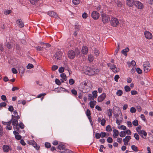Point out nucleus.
Returning <instances> with one entry per match:
<instances>
[{"instance_id":"f257e3e1","label":"nucleus","mask_w":153,"mask_h":153,"mask_svg":"<svg viewBox=\"0 0 153 153\" xmlns=\"http://www.w3.org/2000/svg\"><path fill=\"white\" fill-rule=\"evenodd\" d=\"M99 71V70L98 69L87 67L85 69V73L88 75L91 76L98 74Z\"/></svg>"},{"instance_id":"f03ea898","label":"nucleus","mask_w":153,"mask_h":153,"mask_svg":"<svg viewBox=\"0 0 153 153\" xmlns=\"http://www.w3.org/2000/svg\"><path fill=\"white\" fill-rule=\"evenodd\" d=\"M12 125L13 126V128L14 129H16V131H19V128L18 121L19 119L20 118V117L18 115H17V116H14L12 115Z\"/></svg>"},{"instance_id":"7ed1b4c3","label":"nucleus","mask_w":153,"mask_h":153,"mask_svg":"<svg viewBox=\"0 0 153 153\" xmlns=\"http://www.w3.org/2000/svg\"><path fill=\"white\" fill-rule=\"evenodd\" d=\"M111 25L113 27H116L118 25L119 21L116 18L112 17L111 18L110 21Z\"/></svg>"},{"instance_id":"20e7f679","label":"nucleus","mask_w":153,"mask_h":153,"mask_svg":"<svg viewBox=\"0 0 153 153\" xmlns=\"http://www.w3.org/2000/svg\"><path fill=\"white\" fill-rule=\"evenodd\" d=\"M102 21L104 23H107L110 21V18L108 15L105 14L102 15Z\"/></svg>"},{"instance_id":"39448f33","label":"nucleus","mask_w":153,"mask_h":153,"mask_svg":"<svg viewBox=\"0 0 153 153\" xmlns=\"http://www.w3.org/2000/svg\"><path fill=\"white\" fill-rule=\"evenodd\" d=\"M150 65L149 62L148 61H146L143 64V68L145 72H147L150 70Z\"/></svg>"},{"instance_id":"423d86ee","label":"nucleus","mask_w":153,"mask_h":153,"mask_svg":"<svg viewBox=\"0 0 153 153\" xmlns=\"http://www.w3.org/2000/svg\"><path fill=\"white\" fill-rule=\"evenodd\" d=\"M68 57L70 59H73L75 56L76 53L75 52L72 50L69 51L68 53Z\"/></svg>"},{"instance_id":"0eeeda50","label":"nucleus","mask_w":153,"mask_h":153,"mask_svg":"<svg viewBox=\"0 0 153 153\" xmlns=\"http://www.w3.org/2000/svg\"><path fill=\"white\" fill-rule=\"evenodd\" d=\"M134 5L139 9H142L143 7V4L140 2L137 1H135Z\"/></svg>"},{"instance_id":"6e6552de","label":"nucleus","mask_w":153,"mask_h":153,"mask_svg":"<svg viewBox=\"0 0 153 153\" xmlns=\"http://www.w3.org/2000/svg\"><path fill=\"white\" fill-rule=\"evenodd\" d=\"M91 16L94 19L97 20L99 18L100 15L97 12L93 11L91 13Z\"/></svg>"},{"instance_id":"1a4fd4ad","label":"nucleus","mask_w":153,"mask_h":153,"mask_svg":"<svg viewBox=\"0 0 153 153\" xmlns=\"http://www.w3.org/2000/svg\"><path fill=\"white\" fill-rule=\"evenodd\" d=\"M106 96V94L104 93H103L102 94L98 97L97 98L98 101L99 102H101L105 98Z\"/></svg>"},{"instance_id":"9d476101","label":"nucleus","mask_w":153,"mask_h":153,"mask_svg":"<svg viewBox=\"0 0 153 153\" xmlns=\"http://www.w3.org/2000/svg\"><path fill=\"white\" fill-rule=\"evenodd\" d=\"M144 34L146 38L149 39H151L152 37V35L151 33L147 31L144 32Z\"/></svg>"},{"instance_id":"9b49d317","label":"nucleus","mask_w":153,"mask_h":153,"mask_svg":"<svg viewBox=\"0 0 153 153\" xmlns=\"http://www.w3.org/2000/svg\"><path fill=\"white\" fill-rule=\"evenodd\" d=\"M140 136L144 139H146L147 134L146 131L144 130H142L139 131L138 133Z\"/></svg>"},{"instance_id":"f8f14e48","label":"nucleus","mask_w":153,"mask_h":153,"mask_svg":"<svg viewBox=\"0 0 153 153\" xmlns=\"http://www.w3.org/2000/svg\"><path fill=\"white\" fill-rule=\"evenodd\" d=\"M126 4L129 7H133L135 1L134 0H126Z\"/></svg>"},{"instance_id":"ddd939ff","label":"nucleus","mask_w":153,"mask_h":153,"mask_svg":"<svg viewBox=\"0 0 153 153\" xmlns=\"http://www.w3.org/2000/svg\"><path fill=\"white\" fill-rule=\"evenodd\" d=\"M86 114L87 117H88V118L89 120V121L90 122L91 125H92L93 122L91 120V113L89 109H88L86 111Z\"/></svg>"},{"instance_id":"4468645a","label":"nucleus","mask_w":153,"mask_h":153,"mask_svg":"<svg viewBox=\"0 0 153 153\" xmlns=\"http://www.w3.org/2000/svg\"><path fill=\"white\" fill-rule=\"evenodd\" d=\"M131 139V138L130 136H126L125 138H123V141L124 142V145L125 146L127 145L128 144V142Z\"/></svg>"},{"instance_id":"2eb2a0df","label":"nucleus","mask_w":153,"mask_h":153,"mask_svg":"<svg viewBox=\"0 0 153 153\" xmlns=\"http://www.w3.org/2000/svg\"><path fill=\"white\" fill-rule=\"evenodd\" d=\"M2 148L4 152H7L11 150V147L7 145H4L3 146Z\"/></svg>"},{"instance_id":"dca6fc26","label":"nucleus","mask_w":153,"mask_h":153,"mask_svg":"<svg viewBox=\"0 0 153 153\" xmlns=\"http://www.w3.org/2000/svg\"><path fill=\"white\" fill-rule=\"evenodd\" d=\"M47 14L50 16L56 18L58 16L57 14L54 12L49 11L47 12Z\"/></svg>"},{"instance_id":"f3484780","label":"nucleus","mask_w":153,"mask_h":153,"mask_svg":"<svg viewBox=\"0 0 153 153\" xmlns=\"http://www.w3.org/2000/svg\"><path fill=\"white\" fill-rule=\"evenodd\" d=\"M16 22L20 28H22L24 26V24L21 19L18 20L16 21Z\"/></svg>"},{"instance_id":"a211bd4d","label":"nucleus","mask_w":153,"mask_h":153,"mask_svg":"<svg viewBox=\"0 0 153 153\" xmlns=\"http://www.w3.org/2000/svg\"><path fill=\"white\" fill-rule=\"evenodd\" d=\"M62 53L61 52H58L56 53L54 57L56 59H60L62 57Z\"/></svg>"},{"instance_id":"6ab92c4d","label":"nucleus","mask_w":153,"mask_h":153,"mask_svg":"<svg viewBox=\"0 0 153 153\" xmlns=\"http://www.w3.org/2000/svg\"><path fill=\"white\" fill-rule=\"evenodd\" d=\"M88 49L86 46H83L82 48V52L83 54H87L88 52Z\"/></svg>"},{"instance_id":"aec40b11","label":"nucleus","mask_w":153,"mask_h":153,"mask_svg":"<svg viewBox=\"0 0 153 153\" xmlns=\"http://www.w3.org/2000/svg\"><path fill=\"white\" fill-rule=\"evenodd\" d=\"M129 49L128 47L126 48L125 49L121 51L122 53L125 56L127 55V52L129 51Z\"/></svg>"},{"instance_id":"412c9836","label":"nucleus","mask_w":153,"mask_h":153,"mask_svg":"<svg viewBox=\"0 0 153 153\" xmlns=\"http://www.w3.org/2000/svg\"><path fill=\"white\" fill-rule=\"evenodd\" d=\"M113 136L114 138H117L119 135V133L118 130L114 129L113 130Z\"/></svg>"},{"instance_id":"4be33fe9","label":"nucleus","mask_w":153,"mask_h":153,"mask_svg":"<svg viewBox=\"0 0 153 153\" xmlns=\"http://www.w3.org/2000/svg\"><path fill=\"white\" fill-rule=\"evenodd\" d=\"M58 149L60 150L59 152L64 150L65 148V146L63 144H61L58 146Z\"/></svg>"},{"instance_id":"5701e85b","label":"nucleus","mask_w":153,"mask_h":153,"mask_svg":"<svg viewBox=\"0 0 153 153\" xmlns=\"http://www.w3.org/2000/svg\"><path fill=\"white\" fill-rule=\"evenodd\" d=\"M31 143L32 145L36 149L38 150L40 148V146H37L36 145V143L34 141H31Z\"/></svg>"},{"instance_id":"b1692460","label":"nucleus","mask_w":153,"mask_h":153,"mask_svg":"<svg viewBox=\"0 0 153 153\" xmlns=\"http://www.w3.org/2000/svg\"><path fill=\"white\" fill-rule=\"evenodd\" d=\"M96 101H91L90 102V105L91 108H94V106L96 105Z\"/></svg>"},{"instance_id":"393cba45","label":"nucleus","mask_w":153,"mask_h":153,"mask_svg":"<svg viewBox=\"0 0 153 153\" xmlns=\"http://www.w3.org/2000/svg\"><path fill=\"white\" fill-rule=\"evenodd\" d=\"M61 152L62 153H73L72 151L68 149H65V148L64 150L61 151Z\"/></svg>"},{"instance_id":"a878e982","label":"nucleus","mask_w":153,"mask_h":153,"mask_svg":"<svg viewBox=\"0 0 153 153\" xmlns=\"http://www.w3.org/2000/svg\"><path fill=\"white\" fill-rule=\"evenodd\" d=\"M88 60L90 62H92L94 59V57L91 54L89 55L88 56Z\"/></svg>"},{"instance_id":"bb28decb","label":"nucleus","mask_w":153,"mask_h":153,"mask_svg":"<svg viewBox=\"0 0 153 153\" xmlns=\"http://www.w3.org/2000/svg\"><path fill=\"white\" fill-rule=\"evenodd\" d=\"M110 68L111 69V70L113 71L114 72H117V71L116 70L117 68L116 67V66L114 65H112L110 67Z\"/></svg>"},{"instance_id":"cd10ccee","label":"nucleus","mask_w":153,"mask_h":153,"mask_svg":"<svg viewBox=\"0 0 153 153\" xmlns=\"http://www.w3.org/2000/svg\"><path fill=\"white\" fill-rule=\"evenodd\" d=\"M112 111L111 109H109L108 111V114L109 118H110L111 117L112 114Z\"/></svg>"},{"instance_id":"c85d7f7f","label":"nucleus","mask_w":153,"mask_h":153,"mask_svg":"<svg viewBox=\"0 0 153 153\" xmlns=\"http://www.w3.org/2000/svg\"><path fill=\"white\" fill-rule=\"evenodd\" d=\"M132 149L135 152H137L138 151V148L135 145H133L131 146Z\"/></svg>"},{"instance_id":"c756f323","label":"nucleus","mask_w":153,"mask_h":153,"mask_svg":"<svg viewBox=\"0 0 153 153\" xmlns=\"http://www.w3.org/2000/svg\"><path fill=\"white\" fill-rule=\"evenodd\" d=\"M39 0H29L31 4L33 5L36 4Z\"/></svg>"},{"instance_id":"7c9ffc66","label":"nucleus","mask_w":153,"mask_h":153,"mask_svg":"<svg viewBox=\"0 0 153 153\" xmlns=\"http://www.w3.org/2000/svg\"><path fill=\"white\" fill-rule=\"evenodd\" d=\"M123 94V91L121 90H119L116 92V94L118 96H121Z\"/></svg>"},{"instance_id":"2f4dec72","label":"nucleus","mask_w":153,"mask_h":153,"mask_svg":"<svg viewBox=\"0 0 153 153\" xmlns=\"http://www.w3.org/2000/svg\"><path fill=\"white\" fill-rule=\"evenodd\" d=\"M126 135L125 131H121L120 132L119 135L121 137H124L126 136Z\"/></svg>"},{"instance_id":"473e14b6","label":"nucleus","mask_w":153,"mask_h":153,"mask_svg":"<svg viewBox=\"0 0 153 153\" xmlns=\"http://www.w3.org/2000/svg\"><path fill=\"white\" fill-rule=\"evenodd\" d=\"M51 47V45L48 43H45V45L43 46V48L46 50H47L48 48H49Z\"/></svg>"},{"instance_id":"72a5a7b5","label":"nucleus","mask_w":153,"mask_h":153,"mask_svg":"<svg viewBox=\"0 0 153 153\" xmlns=\"http://www.w3.org/2000/svg\"><path fill=\"white\" fill-rule=\"evenodd\" d=\"M60 76L64 80L66 81L67 80L66 76L65 73H62L60 75Z\"/></svg>"},{"instance_id":"f704fd0d","label":"nucleus","mask_w":153,"mask_h":153,"mask_svg":"<svg viewBox=\"0 0 153 153\" xmlns=\"http://www.w3.org/2000/svg\"><path fill=\"white\" fill-rule=\"evenodd\" d=\"M133 125L135 126H137L138 124V121L137 120H135L132 122Z\"/></svg>"},{"instance_id":"c9c22d12","label":"nucleus","mask_w":153,"mask_h":153,"mask_svg":"<svg viewBox=\"0 0 153 153\" xmlns=\"http://www.w3.org/2000/svg\"><path fill=\"white\" fill-rule=\"evenodd\" d=\"M88 99L90 100H93L94 97L91 94H89L88 95Z\"/></svg>"},{"instance_id":"e433bc0d","label":"nucleus","mask_w":153,"mask_h":153,"mask_svg":"<svg viewBox=\"0 0 153 153\" xmlns=\"http://www.w3.org/2000/svg\"><path fill=\"white\" fill-rule=\"evenodd\" d=\"M125 91L126 92H128L129 91L131 90V88L130 87L126 85L124 87Z\"/></svg>"},{"instance_id":"4c0bfd02","label":"nucleus","mask_w":153,"mask_h":153,"mask_svg":"<svg viewBox=\"0 0 153 153\" xmlns=\"http://www.w3.org/2000/svg\"><path fill=\"white\" fill-rule=\"evenodd\" d=\"M106 130L107 131H111L112 130V129L111 126L109 125H108L106 127Z\"/></svg>"},{"instance_id":"58836bf2","label":"nucleus","mask_w":153,"mask_h":153,"mask_svg":"<svg viewBox=\"0 0 153 153\" xmlns=\"http://www.w3.org/2000/svg\"><path fill=\"white\" fill-rule=\"evenodd\" d=\"M33 64L30 63L28 64V65L27 66V68L28 69H30L31 68H33Z\"/></svg>"},{"instance_id":"ea45409f","label":"nucleus","mask_w":153,"mask_h":153,"mask_svg":"<svg viewBox=\"0 0 153 153\" xmlns=\"http://www.w3.org/2000/svg\"><path fill=\"white\" fill-rule=\"evenodd\" d=\"M12 120H11L10 121L8 122H4L3 121L2 122V123L5 125H10L11 122H12Z\"/></svg>"},{"instance_id":"a19ab883","label":"nucleus","mask_w":153,"mask_h":153,"mask_svg":"<svg viewBox=\"0 0 153 153\" xmlns=\"http://www.w3.org/2000/svg\"><path fill=\"white\" fill-rule=\"evenodd\" d=\"M55 81L56 84L57 85H60L61 84V82L58 79H56Z\"/></svg>"},{"instance_id":"79ce46f5","label":"nucleus","mask_w":153,"mask_h":153,"mask_svg":"<svg viewBox=\"0 0 153 153\" xmlns=\"http://www.w3.org/2000/svg\"><path fill=\"white\" fill-rule=\"evenodd\" d=\"M72 2L74 4L76 5L79 4V0H73Z\"/></svg>"},{"instance_id":"37998d69","label":"nucleus","mask_w":153,"mask_h":153,"mask_svg":"<svg viewBox=\"0 0 153 153\" xmlns=\"http://www.w3.org/2000/svg\"><path fill=\"white\" fill-rule=\"evenodd\" d=\"M97 91H94L92 92V94L93 96L94 97V98H97Z\"/></svg>"},{"instance_id":"c03bdc74","label":"nucleus","mask_w":153,"mask_h":153,"mask_svg":"<svg viewBox=\"0 0 153 153\" xmlns=\"http://www.w3.org/2000/svg\"><path fill=\"white\" fill-rule=\"evenodd\" d=\"M134 137L135 139L137 140H139L140 137L137 134L135 133L134 134Z\"/></svg>"},{"instance_id":"a18cd8bd","label":"nucleus","mask_w":153,"mask_h":153,"mask_svg":"<svg viewBox=\"0 0 153 153\" xmlns=\"http://www.w3.org/2000/svg\"><path fill=\"white\" fill-rule=\"evenodd\" d=\"M94 53L95 56H99L100 53L98 50L95 49V50H94Z\"/></svg>"},{"instance_id":"49530a36","label":"nucleus","mask_w":153,"mask_h":153,"mask_svg":"<svg viewBox=\"0 0 153 153\" xmlns=\"http://www.w3.org/2000/svg\"><path fill=\"white\" fill-rule=\"evenodd\" d=\"M19 72L22 73H24L25 71V69L22 66L20 67V69H19Z\"/></svg>"},{"instance_id":"de8ad7c7","label":"nucleus","mask_w":153,"mask_h":153,"mask_svg":"<svg viewBox=\"0 0 153 153\" xmlns=\"http://www.w3.org/2000/svg\"><path fill=\"white\" fill-rule=\"evenodd\" d=\"M75 82L74 80L72 79H70L69 80V83L71 85H73Z\"/></svg>"},{"instance_id":"09e8293b","label":"nucleus","mask_w":153,"mask_h":153,"mask_svg":"<svg viewBox=\"0 0 153 153\" xmlns=\"http://www.w3.org/2000/svg\"><path fill=\"white\" fill-rule=\"evenodd\" d=\"M15 138L17 140H20L21 139L22 137L20 135L17 134V135H16Z\"/></svg>"},{"instance_id":"8fccbe9b","label":"nucleus","mask_w":153,"mask_h":153,"mask_svg":"<svg viewBox=\"0 0 153 153\" xmlns=\"http://www.w3.org/2000/svg\"><path fill=\"white\" fill-rule=\"evenodd\" d=\"M117 45H118V46L115 51V53H114V54H117V53L118 52V51H119V48H119L120 44L118 43H117Z\"/></svg>"},{"instance_id":"3c124183","label":"nucleus","mask_w":153,"mask_h":153,"mask_svg":"<svg viewBox=\"0 0 153 153\" xmlns=\"http://www.w3.org/2000/svg\"><path fill=\"white\" fill-rule=\"evenodd\" d=\"M105 120L104 119H102L101 120V124L102 126H104L105 125Z\"/></svg>"},{"instance_id":"603ef678","label":"nucleus","mask_w":153,"mask_h":153,"mask_svg":"<svg viewBox=\"0 0 153 153\" xmlns=\"http://www.w3.org/2000/svg\"><path fill=\"white\" fill-rule=\"evenodd\" d=\"M19 128H20L22 129H23L25 127V126L24 124L22 123H20L19 125Z\"/></svg>"},{"instance_id":"864d4df0","label":"nucleus","mask_w":153,"mask_h":153,"mask_svg":"<svg viewBox=\"0 0 153 153\" xmlns=\"http://www.w3.org/2000/svg\"><path fill=\"white\" fill-rule=\"evenodd\" d=\"M130 112L132 113H135L136 111V109L133 107H132L130 108Z\"/></svg>"},{"instance_id":"5fc2aeb1","label":"nucleus","mask_w":153,"mask_h":153,"mask_svg":"<svg viewBox=\"0 0 153 153\" xmlns=\"http://www.w3.org/2000/svg\"><path fill=\"white\" fill-rule=\"evenodd\" d=\"M64 68L63 67H61L59 69V71L60 73H62L64 71Z\"/></svg>"},{"instance_id":"6e6d98bb","label":"nucleus","mask_w":153,"mask_h":153,"mask_svg":"<svg viewBox=\"0 0 153 153\" xmlns=\"http://www.w3.org/2000/svg\"><path fill=\"white\" fill-rule=\"evenodd\" d=\"M71 92L75 96H76L77 95V92L74 89H72L71 90Z\"/></svg>"},{"instance_id":"4d7b16f0","label":"nucleus","mask_w":153,"mask_h":153,"mask_svg":"<svg viewBox=\"0 0 153 153\" xmlns=\"http://www.w3.org/2000/svg\"><path fill=\"white\" fill-rule=\"evenodd\" d=\"M107 141L108 143H112L113 141V139L111 137H108L107 138Z\"/></svg>"},{"instance_id":"13d9d810","label":"nucleus","mask_w":153,"mask_h":153,"mask_svg":"<svg viewBox=\"0 0 153 153\" xmlns=\"http://www.w3.org/2000/svg\"><path fill=\"white\" fill-rule=\"evenodd\" d=\"M75 53L77 55H79L80 53V52L79 50L77 48L75 49Z\"/></svg>"},{"instance_id":"bf43d9fd","label":"nucleus","mask_w":153,"mask_h":153,"mask_svg":"<svg viewBox=\"0 0 153 153\" xmlns=\"http://www.w3.org/2000/svg\"><path fill=\"white\" fill-rule=\"evenodd\" d=\"M101 137V134L99 133H97L95 134V137L97 139H99Z\"/></svg>"},{"instance_id":"052dcab7","label":"nucleus","mask_w":153,"mask_h":153,"mask_svg":"<svg viewBox=\"0 0 153 153\" xmlns=\"http://www.w3.org/2000/svg\"><path fill=\"white\" fill-rule=\"evenodd\" d=\"M58 68V66L56 65H53L52 67V69L53 71H54L57 69Z\"/></svg>"},{"instance_id":"680f3d73","label":"nucleus","mask_w":153,"mask_h":153,"mask_svg":"<svg viewBox=\"0 0 153 153\" xmlns=\"http://www.w3.org/2000/svg\"><path fill=\"white\" fill-rule=\"evenodd\" d=\"M136 71L139 74H141L142 73V70L139 68H137L136 69Z\"/></svg>"},{"instance_id":"e2e57ef3","label":"nucleus","mask_w":153,"mask_h":153,"mask_svg":"<svg viewBox=\"0 0 153 153\" xmlns=\"http://www.w3.org/2000/svg\"><path fill=\"white\" fill-rule=\"evenodd\" d=\"M7 47L9 49H10L12 48V46L11 44L7 42L6 44Z\"/></svg>"},{"instance_id":"0e129e2a","label":"nucleus","mask_w":153,"mask_h":153,"mask_svg":"<svg viewBox=\"0 0 153 153\" xmlns=\"http://www.w3.org/2000/svg\"><path fill=\"white\" fill-rule=\"evenodd\" d=\"M100 134L102 137H105L106 135V133L105 132H102L100 133Z\"/></svg>"},{"instance_id":"69168bd1","label":"nucleus","mask_w":153,"mask_h":153,"mask_svg":"<svg viewBox=\"0 0 153 153\" xmlns=\"http://www.w3.org/2000/svg\"><path fill=\"white\" fill-rule=\"evenodd\" d=\"M45 146L47 148H49L51 147L50 143L48 142H46L45 143Z\"/></svg>"},{"instance_id":"338daca9","label":"nucleus","mask_w":153,"mask_h":153,"mask_svg":"<svg viewBox=\"0 0 153 153\" xmlns=\"http://www.w3.org/2000/svg\"><path fill=\"white\" fill-rule=\"evenodd\" d=\"M119 129H122L123 130H125L126 129V127L124 125H121L120 127H119Z\"/></svg>"},{"instance_id":"774afa93","label":"nucleus","mask_w":153,"mask_h":153,"mask_svg":"<svg viewBox=\"0 0 153 153\" xmlns=\"http://www.w3.org/2000/svg\"><path fill=\"white\" fill-rule=\"evenodd\" d=\"M14 110V108L13 107L12 105H10L9 106L8 108V110L11 111L12 112Z\"/></svg>"}]
</instances>
